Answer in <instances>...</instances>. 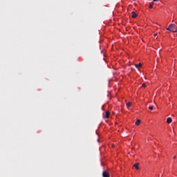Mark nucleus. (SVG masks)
Here are the masks:
<instances>
[{
  "label": "nucleus",
  "instance_id": "nucleus-7",
  "mask_svg": "<svg viewBox=\"0 0 177 177\" xmlns=\"http://www.w3.org/2000/svg\"><path fill=\"white\" fill-rule=\"evenodd\" d=\"M109 115H110V112L109 111H106V118H109Z\"/></svg>",
  "mask_w": 177,
  "mask_h": 177
},
{
  "label": "nucleus",
  "instance_id": "nucleus-14",
  "mask_svg": "<svg viewBox=\"0 0 177 177\" xmlns=\"http://www.w3.org/2000/svg\"><path fill=\"white\" fill-rule=\"evenodd\" d=\"M156 36H157V33H156V34H154V37H156Z\"/></svg>",
  "mask_w": 177,
  "mask_h": 177
},
{
  "label": "nucleus",
  "instance_id": "nucleus-12",
  "mask_svg": "<svg viewBox=\"0 0 177 177\" xmlns=\"http://www.w3.org/2000/svg\"><path fill=\"white\" fill-rule=\"evenodd\" d=\"M142 88H145V87H146L145 84H143L142 85Z\"/></svg>",
  "mask_w": 177,
  "mask_h": 177
},
{
  "label": "nucleus",
  "instance_id": "nucleus-6",
  "mask_svg": "<svg viewBox=\"0 0 177 177\" xmlns=\"http://www.w3.org/2000/svg\"><path fill=\"white\" fill-rule=\"evenodd\" d=\"M140 123H141V120H138L136 122V124L137 126H139V125L140 124Z\"/></svg>",
  "mask_w": 177,
  "mask_h": 177
},
{
  "label": "nucleus",
  "instance_id": "nucleus-13",
  "mask_svg": "<svg viewBox=\"0 0 177 177\" xmlns=\"http://www.w3.org/2000/svg\"><path fill=\"white\" fill-rule=\"evenodd\" d=\"M158 1V0H153V2H157Z\"/></svg>",
  "mask_w": 177,
  "mask_h": 177
},
{
  "label": "nucleus",
  "instance_id": "nucleus-4",
  "mask_svg": "<svg viewBox=\"0 0 177 177\" xmlns=\"http://www.w3.org/2000/svg\"><path fill=\"white\" fill-rule=\"evenodd\" d=\"M133 167H136V169L137 170H138V169H139V163H135V164L133 165Z\"/></svg>",
  "mask_w": 177,
  "mask_h": 177
},
{
  "label": "nucleus",
  "instance_id": "nucleus-9",
  "mask_svg": "<svg viewBox=\"0 0 177 177\" xmlns=\"http://www.w3.org/2000/svg\"><path fill=\"white\" fill-rule=\"evenodd\" d=\"M136 68H139L142 66V64L140 63L138 64H136Z\"/></svg>",
  "mask_w": 177,
  "mask_h": 177
},
{
  "label": "nucleus",
  "instance_id": "nucleus-1",
  "mask_svg": "<svg viewBox=\"0 0 177 177\" xmlns=\"http://www.w3.org/2000/svg\"><path fill=\"white\" fill-rule=\"evenodd\" d=\"M167 30L176 33L177 32V27L175 24H171L168 28H167Z\"/></svg>",
  "mask_w": 177,
  "mask_h": 177
},
{
  "label": "nucleus",
  "instance_id": "nucleus-2",
  "mask_svg": "<svg viewBox=\"0 0 177 177\" xmlns=\"http://www.w3.org/2000/svg\"><path fill=\"white\" fill-rule=\"evenodd\" d=\"M102 176L103 177H109L110 174H109V171H106V170H105L104 171H103Z\"/></svg>",
  "mask_w": 177,
  "mask_h": 177
},
{
  "label": "nucleus",
  "instance_id": "nucleus-10",
  "mask_svg": "<svg viewBox=\"0 0 177 177\" xmlns=\"http://www.w3.org/2000/svg\"><path fill=\"white\" fill-rule=\"evenodd\" d=\"M153 5H154V3H153V2H152V3L150 4V6H149V8H150V9H152V8H153Z\"/></svg>",
  "mask_w": 177,
  "mask_h": 177
},
{
  "label": "nucleus",
  "instance_id": "nucleus-15",
  "mask_svg": "<svg viewBox=\"0 0 177 177\" xmlns=\"http://www.w3.org/2000/svg\"><path fill=\"white\" fill-rule=\"evenodd\" d=\"M174 158L176 159V156H174Z\"/></svg>",
  "mask_w": 177,
  "mask_h": 177
},
{
  "label": "nucleus",
  "instance_id": "nucleus-11",
  "mask_svg": "<svg viewBox=\"0 0 177 177\" xmlns=\"http://www.w3.org/2000/svg\"><path fill=\"white\" fill-rule=\"evenodd\" d=\"M149 110L153 111V106H149Z\"/></svg>",
  "mask_w": 177,
  "mask_h": 177
},
{
  "label": "nucleus",
  "instance_id": "nucleus-3",
  "mask_svg": "<svg viewBox=\"0 0 177 177\" xmlns=\"http://www.w3.org/2000/svg\"><path fill=\"white\" fill-rule=\"evenodd\" d=\"M167 122L168 124H171L172 122V118L171 117H169L167 120Z\"/></svg>",
  "mask_w": 177,
  "mask_h": 177
},
{
  "label": "nucleus",
  "instance_id": "nucleus-5",
  "mask_svg": "<svg viewBox=\"0 0 177 177\" xmlns=\"http://www.w3.org/2000/svg\"><path fill=\"white\" fill-rule=\"evenodd\" d=\"M136 17H137L136 13L135 12H132V18L135 19L136 18Z\"/></svg>",
  "mask_w": 177,
  "mask_h": 177
},
{
  "label": "nucleus",
  "instance_id": "nucleus-8",
  "mask_svg": "<svg viewBox=\"0 0 177 177\" xmlns=\"http://www.w3.org/2000/svg\"><path fill=\"white\" fill-rule=\"evenodd\" d=\"M131 106V102H129L127 103V109H129Z\"/></svg>",
  "mask_w": 177,
  "mask_h": 177
}]
</instances>
